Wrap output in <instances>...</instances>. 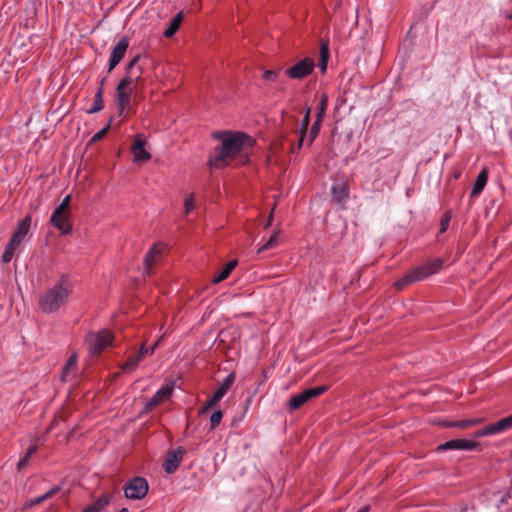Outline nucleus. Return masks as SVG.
Instances as JSON below:
<instances>
[{
	"label": "nucleus",
	"instance_id": "nucleus-36",
	"mask_svg": "<svg viewBox=\"0 0 512 512\" xmlns=\"http://www.w3.org/2000/svg\"><path fill=\"white\" fill-rule=\"evenodd\" d=\"M223 412L221 410L214 411L210 417L211 429L216 428L222 421Z\"/></svg>",
	"mask_w": 512,
	"mask_h": 512
},
{
	"label": "nucleus",
	"instance_id": "nucleus-43",
	"mask_svg": "<svg viewBox=\"0 0 512 512\" xmlns=\"http://www.w3.org/2000/svg\"><path fill=\"white\" fill-rule=\"evenodd\" d=\"M455 428H460V429L468 428L467 420L456 421Z\"/></svg>",
	"mask_w": 512,
	"mask_h": 512
},
{
	"label": "nucleus",
	"instance_id": "nucleus-51",
	"mask_svg": "<svg viewBox=\"0 0 512 512\" xmlns=\"http://www.w3.org/2000/svg\"><path fill=\"white\" fill-rule=\"evenodd\" d=\"M505 17H506L507 19H512V13H507V14L505 15Z\"/></svg>",
	"mask_w": 512,
	"mask_h": 512
},
{
	"label": "nucleus",
	"instance_id": "nucleus-46",
	"mask_svg": "<svg viewBox=\"0 0 512 512\" xmlns=\"http://www.w3.org/2000/svg\"><path fill=\"white\" fill-rule=\"evenodd\" d=\"M504 419L507 423L508 428L511 429L512 428V414L507 417H504Z\"/></svg>",
	"mask_w": 512,
	"mask_h": 512
},
{
	"label": "nucleus",
	"instance_id": "nucleus-9",
	"mask_svg": "<svg viewBox=\"0 0 512 512\" xmlns=\"http://www.w3.org/2000/svg\"><path fill=\"white\" fill-rule=\"evenodd\" d=\"M59 210V207L54 209L50 217V223L54 228L59 230L62 235H69L73 229L71 212L68 210L59 212Z\"/></svg>",
	"mask_w": 512,
	"mask_h": 512
},
{
	"label": "nucleus",
	"instance_id": "nucleus-4",
	"mask_svg": "<svg viewBox=\"0 0 512 512\" xmlns=\"http://www.w3.org/2000/svg\"><path fill=\"white\" fill-rule=\"evenodd\" d=\"M443 266L441 258H432L426 260L423 264L412 268L394 283V287L402 290L407 285L424 280L425 278L436 274Z\"/></svg>",
	"mask_w": 512,
	"mask_h": 512
},
{
	"label": "nucleus",
	"instance_id": "nucleus-11",
	"mask_svg": "<svg viewBox=\"0 0 512 512\" xmlns=\"http://www.w3.org/2000/svg\"><path fill=\"white\" fill-rule=\"evenodd\" d=\"M159 341L160 340L156 341L151 348H147L143 344L136 354L129 356L127 361L122 365L123 372H133L146 355L154 353L155 349L159 345Z\"/></svg>",
	"mask_w": 512,
	"mask_h": 512
},
{
	"label": "nucleus",
	"instance_id": "nucleus-7",
	"mask_svg": "<svg viewBox=\"0 0 512 512\" xmlns=\"http://www.w3.org/2000/svg\"><path fill=\"white\" fill-rule=\"evenodd\" d=\"M327 385H321L317 387H312L305 389L299 394L292 396L288 402V407L291 411L299 409L305 403L310 401L313 398H316L322 394H324L328 390Z\"/></svg>",
	"mask_w": 512,
	"mask_h": 512
},
{
	"label": "nucleus",
	"instance_id": "nucleus-13",
	"mask_svg": "<svg viewBox=\"0 0 512 512\" xmlns=\"http://www.w3.org/2000/svg\"><path fill=\"white\" fill-rule=\"evenodd\" d=\"M478 443L468 439H453L437 446L436 451L467 450L472 451L478 447Z\"/></svg>",
	"mask_w": 512,
	"mask_h": 512
},
{
	"label": "nucleus",
	"instance_id": "nucleus-41",
	"mask_svg": "<svg viewBox=\"0 0 512 512\" xmlns=\"http://www.w3.org/2000/svg\"><path fill=\"white\" fill-rule=\"evenodd\" d=\"M70 203H71V195L68 194L64 197V199L62 200V202L57 206L60 208L59 212L60 211H63V210H68L70 211Z\"/></svg>",
	"mask_w": 512,
	"mask_h": 512
},
{
	"label": "nucleus",
	"instance_id": "nucleus-18",
	"mask_svg": "<svg viewBox=\"0 0 512 512\" xmlns=\"http://www.w3.org/2000/svg\"><path fill=\"white\" fill-rule=\"evenodd\" d=\"M31 222H32V217L29 214L26 215L21 220V222L18 224L16 230L14 231V233L11 236V239H13V242H17V243L21 244V242L23 241V239L26 237V235L28 234V232L30 230Z\"/></svg>",
	"mask_w": 512,
	"mask_h": 512
},
{
	"label": "nucleus",
	"instance_id": "nucleus-44",
	"mask_svg": "<svg viewBox=\"0 0 512 512\" xmlns=\"http://www.w3.org/2000/svg\"><path fill=\"white\" fill-rule=\"evenodd\" d=\"M480 422H481V419H468L467 420L468 427L478 425Z\"/></svg>",
	"mask_w": 512,
	"mask_h": 512
},
{
	"label": "nucleus",
	"instance_id": "nucleus-38",
	"mask_svg": "<svg viewBox=\"0 0 512 512\" xmlns=\"http://www.w3.org/2000/svg\"><path fill=\"white\" fill-rule=\"evenodd\" d=\"M220 400L215 398L214 395H212L207 401L206 403L201 407L200 409V414H204L206 413L209 409H211L212 407H214L217 402H219Z\"/></svg>",
	"mask_w": 512,
	"mask_h": 512
},
{
	"label": "nucleus",
	"instance_id": "nucleus-35",
	"mask_svg": "<svg viewBox=\"0 0 512 512\" xmlns=\"http://www.w3.org/2000/svg\"><path fill=\"white\" fill-rule=\"evenodd\" d=\"M321 125H322L321 122L314 121V123H313V125H312V127L310 128V131H309V139H308V143H307L308 146L312 145L313 141L318 136L320 128H321Z\"/></svg>",
	"mask_w": 512,
	"mask_h": 512
},
{
	"label": "nucleus",
	"instance_id": "nucleus-26",
	"mask_svg": "<svg viewBox=\"0 0 512 512\" xmlns=\"http://www.w3.org/2000/svg\"><path fill=\"white\" fill-rule=\"evenodd\" d=\"M280 230H276L272 233L269 239L258 248L257 254H261L264 251L274 249L279 245Z\"/></svg>",
	"mask_w": 512,
	"mask_h": 512
},
{
	"label": "nucleus",
	"instance_id": "nucleus-40",
	"mask_svg": "<svg viewBox=\"0 0 512 512\" xmlns=\"http://www.w3.org/2000/svg\"><path fill=\"white\" fill-rule=\"evenodd\" d=\"M304 140H305V135L298 134V141H297V143H294L291 145L290 152L293 154L297 153L303 146Z\"/></svg>",
	"mask_w": 512,
	"mask_h": 512
},
{
	"label": "nucleus",
	"instance_id": "nucleus-23",
	"mask_svg": "<svg viewBox=\"0 0 512 512\" xmlns=\"http://www.w3.org/2000/svg\"><path fill=\"white\" fill-rule=\"evenodd\" d=\"M235 381V376L233 373H230L228 374L223 382L220 384V386L216 389V391L214 392V396L215 398L221 400L225 395L226 393L228 392V390L231 388V386L233 385Z\"/></svg>",
	"mask_w": 512,
	"mask_h": 512
},
{
	"label": "nucleus",
	"instance_id": "nucleus-1",
	"mask_svg": "<svg viewBox=\"0 0 512 512\" xmlns=\"http://www.w3.org/2000/svg\"><path fill=\"white\" fill-rule=\"evenodd\" d=\"M212 137L221 141L208 159V165L215 169L224 168L239 157H246L244 150L252 145L251 137L244 132L216 131Z\"/></svg>",
	"mask_w": 512,
	"mask_h": 512
},
{
	"label": "nucleus",
	"instance_id": "nucleus-29",
	"mask_svg": "<svg viewBox=\"0 0 512 512\" xmlns=\"http://www.w3.org/2000/svg\"><path fill=\"white\" fill-rule=\"evenodd\" d=\"M328 107V96L326 94H322L320 96V100L317 106V113L315 116V121L321 122L323 121L324 115L327 111Z\"/></svg>",
	"mask_w": 512,
	"mask_h": 512
},
{
	"label": "nucleus",
	"instance_id": "nucleus-3",
	"mask_svg": "<svg viewBox=\"0 0 512 512\" xmlns=\"http://www.w3.org/2000/svg\"><path fill=\"white\" fill-rule=\"evenodd\" d=\"M72 293L71 277L68 274H62L51 287L39 296L38 306L43 313H55L67 305Z\"/></svg>",
	"mask_w": 512,
	"mask_h": 512
},
{
	"label": "nucleus",
	"instance_id": "nucleus-52",
	"mask_svg": "<svg viewBox=\"0 0 512 512\" xmlns=\"http://www.w3.org/2000/svg\"><path fill=\"white\" fill-rule=\"evenodd\" d=\"M460 177V172L454 174V179H458Z\"/></svg>",
	"mask_w": 512,
	"mask_h": 512
},
{
	"label": "nucleus",
	"instance_id": "nucleus-25",
	"mask_svg": "<svg viewBox=\"0 0 512 512\" xmlns=\"http://www.w3.org/2000/svg\"><path fill=\"white\" fill-rule=\"evenodd\" d=\"M182 20H183V13L182 12L177 13L171 20L169 26L164 31L163 35L167 38L172 37L179 29V27L182 23Z\"/></svg>",
	"mask_w": 512,
	"mask_h": 512
},
{
	"label": "nucleus",
	"instance_id": "nucleus-22",
	"mask_svg": "<svg viewBox=\"0 0 512 512\" xmlns=\"http://www.w3.org/2000/svg\"><path fill=\"white\" fill-rule=\"evenodd\" d=\"M77 362H78V355L77 353H72L66 364L64 365L63 369H62V374H61V380L62 381H67L68 378L71 377L72 375V372H75L76 368H77Z\"/></svg>",
	"mask_w": 512,
	"mask_h": 512
},
{
	"label": "nucleus",
	"instance_id": "nucleus-8",
	"mask_svg": "<svg viewBox=\"0 0 512 512\" xmlns=\"http://www.w3.org/2000/svg\"><path fill=\"white\" fill-rule=\"evenodd\" d=\"M315 68L314 60L306 57L285 70V75L292 80H303L312 74Z\"/></svg>",
	"mask_w": 512,
	"mask_h": 512
},
{
	"label": "nucleus",
	"instance_id": "nucleus-48",
	"mask_svg": "<svg viewBox=\"0 0 512 512\" xmlns=\"http://www.w3.org/2000/svg\"><path fill=\"white\" fill-rule=\"evenodd\" d=\"M82 512H98V511L92 505H89Z\"/></svg>",
	"mask_w": 512,
	"mask_h": 512
},
{
	"label": "nucleus",
	"instance_id": "nucleus-33",
	"mask_svg": "<svg viewBox=\"0 0 512 512\" xmlns=\"http://www.w3.org/2000/svg\"><path fill=\"white\" fill-rule=\"evenodd\" d=\"M37 451V446L33 445L28 448L26 451L24 457L18 462L17 468L18 470H21L29 461V459L32 457L33 454H35Z\"/></svg>",
	"mask_w": 512,
	"mask_h": 512
},
{
	"label": "nucleus",
	"instance_id": "nucleus-16",
	"mask_svg": "<svg viewBox=\"0 0 512 512\" xmlns=\"http://www.w3.org/2000/svg\"><path fill=\"white\" fill-rule=\"evenodd\" d=\"M165 250H166V245L164 243L160 242V243L154 244L150 248V250L146 253V255L144 257V268H145L146 274L151 273V269H152L153 265L156 263L158 258H160L161 255L165 252Z\"/></svg>",
	"mask_w": 512,
	"mask_h": 512
},
{
	"label": "nucleus",
	"instance_id": "nucleus-39",
	"mask_svg": "<svg viewBox=\"0 0 512 512\" xmlns=\"http://www.w3.org/2000/svg\"><path fill=\"white\" fill-rule=\"evenodd\" d=\"M184 207H185V213L189 214L195 207L194 205V195L189 194L184 199Z\"/></svg>",
	"mask_w": 512,
	"mask_h": 512
},
{
	"label": "nucleus",
	"instance_id": "nucleus-12",
	"mask_svg": "<svg viewBox=\"0 0 512 512\" xmlns=\"http://www.w3.org/2000/svg\"><path fill=\"white\" fill-rule=\"evenodd\" d=\"M129 39L126 36H123L119 39L116 45L112 48L109 62H108V72L110 73L115 67L122 61L124 58L128 48H129Z\"/></svg>",
	"mask_w": 512,
	"mask_h": 512
},
{
	"label": "nucleus",
	"instance_id": "nucleus-47",
	"mask_svg": "<svg viewBox=\"0 0 512 512\" xmlns=\"http://www.w3.org/2000/svg\"><path fill=\"white\" fill-rule=\"evenodd\" d=\"M504 419L507 423L508 428L511 429L512 428V414L507 417H504Z\"/></svg>",
	"mask_w": 512,
	"mask_h": 512
},
{
	"label": "nucleus",
	"instance_id": "nucleus-14",
	"mask_svg": "<svg viewBox=\"0 0 512 512\" xmlns=\"http://www.w3.org/2000/svg\"><path fill=\"white\" fill-rule=\"evenodd\" d=\"M145 137L143 134H137L134 138L131 151L134 156V162H145L150 160L151 154L145 149Z\"/></svg>",
	"mask_w": 512,
	"mask_h": 512
},
{
	"label": "nucleus",
	"instance_id": "nucleus-28",
	"mask_svg": "<svg viewBox=\"0 0 512 512\" xmlns=\"http://www.w3.org/2000/svg\"><path fill=\"white\" fill-rule=\"evenodd\" d=\"M19 245H20L19 243L13 242V239L10 238V240L7 243L5 250L2 254V261L4 263H9L12 260L14 254H15V251L19 247Z\"/></svg>",
	"mask_w": 512,
	"mask_h": 512
},
{
	"label": "nucleus",
	"instance_id": "nucleus-2",
	"mask_svg": "<svg viewBox=\"0 0 512 512\" xmlns=\"http://www.w3.org/2000/svg\"><path fill=\"white\" fill-rule=\"evenodd\" d=\"M141 56H134L125 68V74L115 90L118 116L126 117L131 110V95L142 80L143 69L138 65Z\"/></svg>",
	"mask_w": 512,
	"mask_h": 512
},
{
	"label": "nucleus",
	"instance_id": "nucleus-45",
	"mask_svg": "<svg viewBox=\"0 0 512 512\" xmlns=\"http://www.w3.org/2000/svg\"><path fill=\"white\" fill-rule=\"evenodd\" d=\"M456 421H444L442 422L443 427L455 428Z\"/></svg>",
	"mask_w": 512,
	"mask_h": 512
},
{
	"label": "nucleus",
	"instance_id": "nucleus-27",
	"mask_svg": "<svg viewBox=\"0 0 512 512\" xmlns=\"http://www.w3.org/2000/svg\"><path fill=\"white\" fill-rule=\"evenodd\" d=\"M329 60V47L327 43L322 42L320 47V60L318 67L321 72H325Z\"/></svg>",
	"mask_w": 512,
	"mask_h": 512
},
{
	"label": "nucleus",
	"instance_id": "nucleus-37",
	"mask_svg": "<svg viewBox=\"0 0 512 512\" xmlns=\"http://www.w3.org/2000/svg\"><path fill=\"white\" fill-rule=\"evenodd\" d=\"M111 122H112V119H110V121L107 123V125L104 128H102L100 131H98L97 133H95L93 135L90 142L95 143L97 141H100L107 134V132L111 126Z\"/></svg>",
	"mask_w": 512,
	"mask_h": 512
},
{
	"label": "nucleus",
	"instance_id": "nucleus-50",
	"mask_svg": "<svg viewBox=\"0 0 512 512\" xmlns=\"http://www.w3.org/2000/svg\"><path fill=\"white\" fill-rule=\"evenodd\" d=\"M369 509H370L369 506H365V507L361 508L358 512H369Z\"/></svg>",
	"mask_w": 512,
	"mask_h": 512
},
{
	"label": "nucleus",
	"instance_id": "nucleus-34",
	"mask_svg": "<svg viewBox=\"0 0 512 512\" xmlns=\"http://www.w3.org/2000/svg\"><path fill=\"white\" fill-rule=\"evenodd\" d=\"M281 70H264L263 72V79L267 82H277L280 77Z\"/></svg>",
	"mask_w": 512,
	"mask_h": 512
},
{
	"label": "nucleus",
	"instance_id": "nucleus-19",
	"mask_svg": "<svg viewBox=\"0 0 512 512\" xmlns=\"http://www.w3.org/2000/svg\"><path fill=\"white\" fill-rule=\"evenodd\" d=\"M105 82H106V77H103L99 81L98 88L94 95V103H93V106L87 110L88 114H94V113L100 112L104 108L103 95H104Z\"/></svg>",
	"mask_w": 512,
	"mask_h": 512
},
{
	"label": "nucleus",
	"instance_id": "nucleus-49",
	"mask_svg": "<svg viewBox=\"0 0 512 512\" xmlns=\"http://www.w3.org/2000/svg\"><path fill=\"white\" fill-rule=\"evenodd\" d=\"M272 214H270L268 220L266 221V224H265V228H267L268 226H270L271 222H272Z\"/></svg>",
	"mask_w": 512,
	"mask_h": 512
},
{
	"label": "nucleus",
	"instance_id": "nucleus-21",
	"mask_svg": "<svg viewBox=\"0 0 512 512\" xmlns=\"http://www.w3.org/2000/svg\"><path fill=\"white\" fill-rule=\"evenodd\" d=\"M488 181V169L483 168L478 174L471 190V197H478L484 190Z\"/></svg>",
	"mask_w": 512,
	"mask_h": 512
},
{
	"label": "nucleus",
	"instance_id": "nucleus-6",
	"mask_svg": "<svg viewBox=\"0 0 512 512\" xmlns=\"http://www.w3.org/2000/svg\"><path fill=\"white\" fill-rule=\"evenodd\" d=\"M148 490V481L144 477L136 476L125 484L124 495L130 500H141L147 495Z\"/></svg>",
	"mask_w": 512,
	"mask_h": 512
},
{
	"label": "nucleus",
	"instance_id": "nucleus-10",
	"mask_svg": "<svg viewBox=\"0 0 512 512\" xmlns=\"http://www.w3.org/2000/svg\"><path fill=\"white\" fill-rule=\"evenodd\" d=\"M175 388V381H167L162 385L151 399L145 404L144 411L150 412L153 408L163 403L165 400L171 397Z\"/></svg>",
	"mask_w": 512,
	"mask_h": 512
},
{
	"label": "nucleus",
	"instance_id": "nucleus-20",
	"mask_svg": "<svg viewBox=\"0 0 512 512\" xmlns=\"http://www.w3.org/2000/svg\"><path fill=\"white\" fill-rule=\"evenodd\" d=\"M331 192L337 204L344 206L349 195L348 186L345 183L332 185Z\"/></svg>",
	"mask_w": 512,
	"mask_h": 512
},
{
	"label": "nucleus",
	"instance_id": "nucleus-5",
	"mask_svg": "<svg viewBox=\"0 0 512 512\" xmlns=\"http://www.w3.org/2000/svg\"><path fill=\"white\" fill-rule=\"evenodd\" d=\"M114 336L109 329H102L97 332L90 331L85 336V343L91 356H99L113 342Z\"/></svg>",
	"mask_w": 512,
	"mask_h": 512
},
{
	"label": "nucleus",
	"instance_id": "nucleus-53",
	"mask_svg": "<svg viewBox=\"0 0 512 512\" xmlns=\"http://www.w3.org/2000/svg\"><path fill=\"white\" fill-rule=\"evenodd\" d=\"M119 512H129L127 508H122Z\"/></svg>",
	"mask_w": 512,
	"mask_h": 512
},
{
	"label": "nucleus",
	"instance_id": "nucleus-32",
	"mask_svg": "<svg viewBox=\"0 0 512 512\" xmlns=\"http://www.w3.org/2000/svg\"><path fill=\"white\" fill-rule=\"evenodd\" d=\"M58 491L57 488H53V489H50L48 492L44 493L43 495L39 496V497H36V498H33V499H30L29 500V506L32 507V506H35L37 504H40L42 503L43 501L47 500L48 498H50L53 494H55L56 492Z\"/></svg>",
	"mask_w": 512,
	"mask_h": 512
},
{
	"label": "nucleus",
	"instance_id": "nucleus-15",
	"mask_svg": "<svg viewBox=\"0 0 512 512\" xmlns=\"http://www.w3.org/2000/svg\"><path fill=\"white\" fill-rule=\"evenodd\" d=\"M184 452V449L182 447H179L177 449L170 450L167 453V456L163 463V468L166 473L172 474L178 469L179 464L183 459Z\"/></svg>",
	"mask_w": 512,
	"mask_h": 512
},
{
	"label": "nucleus",
	"instance_id": "nucleus-24",
	"mask_svg": "<svg viewBox=\"0 0 512 512\" xmlns=\"http://www.w3.org/2000/svg\"><path fill=\"white\" fill-rule=\"evenodd\" d=\"M236 265L237 260H231L228 263H226L222 270L216 276L213 277L212 282L214 284H218L227 279L231 272L233 271V269L236 267Z\"/></svg>",
	"mask_w": 512,
	"mask_h": 512
},
{
	"label": "nucleus",
	"instance_id": "nucleus-42",
	"mask_svg": "<svg viewBox=\"0 0 512 512\" xmlns=\"http://www.w3.org/2000/svg\"><path fill=\"white\" fill-rule=\"evenodd\" d=\"M450 220H451V217L448 214H446L444 217H442V219L440 221V232L441 233H444L448 229Z\"/></svg>",
	"mask_w": 512,
	"mask_h": 512
},
{
	"label": "nucleus",
	"instance_id": "nucleus-31",
	"mask_svg": "<svg viewBox=\"0 0 512 512\" xmlns=\"http://www.w3.org/2000/svg\"><path fill=\"white\" fill-rule=\"evenodd\" d=\"M310 115H311V108L310 107H307L305 109V114H304V117L301 121V125L297 131L298 134H301V135H305L306 136V133H307V130H308V127H309V124H310Z\"/></svg>",
	"mask_w": 512,
	"mask_h": 512
},
{
	"label": "nucleus",
	"instance_id": "nucleus-17",
	"mask_svg": "<svg viewBox=\"0 0 512 512\" xmlns=\"http://www.w3.org/2000/svg\"><path fill=\"white\" fill-rule=\"evenodd\" d=\"M509 430L507 423L504 418L498 420L495 423L489 424L485 426L483 429L477 431L475 433L476 437H483V436H489L494 434H499L504 431Z\"/></svg>",
	"mask_w": 512,
	"mask_h": 512
},
{
	"label": "nucleus",
	"instance_id": "nucleus-30",
	"mask_svg": "<svg viewBox=\"0 0 512 512\" xmlns=\"http://www.w3.org/2000/svg\"><path fill=\"white\" fill-rule=\"evenodd\" d=\"M110 502H111V496L108 494H103L91 505L95 509H97L98 512H102L107 506H109Z\"/></svg>",
	"mask_w": 512,
	"mask_h": 512
}]
</instances>
